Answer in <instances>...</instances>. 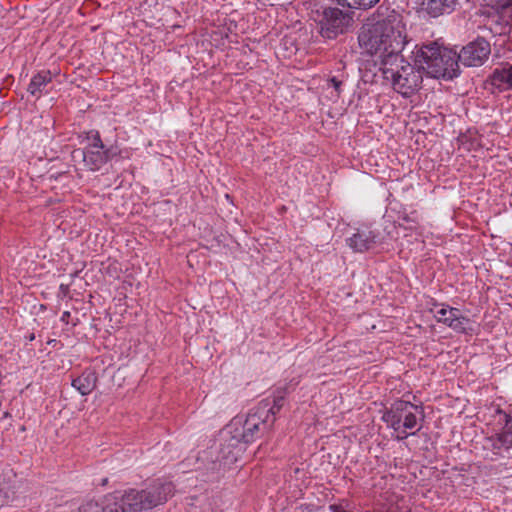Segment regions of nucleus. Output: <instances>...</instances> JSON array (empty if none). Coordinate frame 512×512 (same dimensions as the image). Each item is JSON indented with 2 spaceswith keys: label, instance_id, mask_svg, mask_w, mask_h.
I'll return each instance as SVG.
<instances>
[{
  "label": "nucleus",
  "instance_id": "nucleus-1",
  "mask_svg": "<svg viewBox=\"0 0 512 512\" xmlns=\"http://www.w3.org/2000/svg\"><path fill=\"white\" fill-rule=\"evenodd\" d=\"M358 43L363 52L376 56V65H392L407 43L406 27L399 14L385 19L368 20L361 27Z\"/></svg>",
  "mask_w": 512,
  "mask_h": 512
},
{
  "label": "nucleus",
  "instance_id": "nucleus-2",
  "mask_svg": "<svg viewBox=\"0 0 512 512\" xmlns=\"http://www.w3.org/2000/svg\"><path fill=\"white\" fill-rule=\"evenodd\" d=\"M173 493L171 482L157 479L142 490L115 491L99 501L88 500L79 507V512H141L163 504Z\"/></svg>",
  "mask_w": 512,
  "mask_h": 512
},
{
  "label": "nucleus",
  "instance_id": "nucleus-3",
  "mask_svg": "<svg viewBox=\"0 0 512 512\" xmlns=\"http://www.w3.org/2000/svg\"><path fill=\"white\" fill-rule=\"evenodd\" d=\"M416 61L421 69L433 78L451 80L460 74L457 53L439 46L436 42L423 45L417 52Z\"/></svg>",
  "mask_w": 512,
  "mask_h": 512
},
{
  "label": "nucleus",
  "instance_id": "nucleus-4",
  "mask_svg": "<svg viewBox=\"0 0 512 512\" xmlns=\"http://www.w3.org/2000/svg\"><path fill=\"white\" fill-rule=\"evenodd\" d=\"M378 71L381 72L383 79L404 97L414 94L423 81L421 70L407 62L401 54L396 61H392V65L379 66Z\"/></svg>",
  "mask_w": 512,
  "mask_h": 512
},
{
  "label": "nucleus",
  "instance_id": "nucleus-5",
  "mask_svg": "<svg viewBox=\"0 0 512 512\" xmlns=\"http://www.w3.org/2000/svg\"><path fill=\"white\" fill-rule=\"evenodd\" d=\"M342 8L331 7L323 12L321 20V35L334 39L339 34L345 33L353 23V9H369L374 2H338Z\"/></svg>",
  "mask_w": 512,
  "mask_h": 512
},
{
  "label": "nucleus",
  "instance_id": "nucleus-6",
  "mask_svg": "<svg viewBox=\"0 0 512 512\" xmlns=\"http://www.w3.org/2000/svg\"><path fill=\"white\" fill-rule=\"evenodd\" d=\"M269 407L267 404H258L250 410L246 419H234L230 424L235 429L236 437L243 439V443L247 444L254 441L260 433L267 431L272 427L269 420Z\"/></svg>",
  "mask_w": 512,
  "mask_h": 512
},
{
  "label": "nucleus",
  "instance_id": "nucleus-7",
  "mask_svg": "<svg viewBox=\"0 0 512 512\" xmlns=\"http://www.w3.org/2000/svg\"><path fill=\"white\" fill-rule=\"evenodd\" d=\"M418 415L423 418V409L411 402L397 400L382 415V420L394 431L401 428L413 430L418 428Z\"/></svg>",
  "mask_w": 512,
  "mask_h": 512
},
{
  "label": "nucleus",
  "instance_id": "nucleus-8",
  "mask_svg": "<svg viewBox=\"0 0 512 512\" xmlns=\"http://www.w3.org/2000/svg\"><path fill=\"white\" fill-rule=\"evenodd\" d=\"M87 146L78 151L84 164L91 171L100 170L109 160L117 155V149L113 146L106 147L98 131H90L87 135Z\"/></svg>",
  "mask_w": 512,
  "mask_h": 512
},
{
  "label": "nucleus",
  "instance_id": "nucleus-9",
  "mask_svg": "<svg viewBox=\"0 0 512 512\" xmlns=\"http://www.w3.org/2000/svg\"><path fill=\"white\" fill-rule=\"evenodd\" d=\"M491 53L490 43L482 37L468 43L457 53L458 63L461 62L467 67L481 66Z\"/></svg>",
  "mask_w": 512,
  "mask_h": 512
},
{
  "label": "nucleus",
  "instance_id": "nucleus-10",
  "mask_svg": "<svg viewBox=\"0 0 512 512\" xmlns=\"http://www.w3.org/2000/svg\"><path fill=\"white\" fill-rule=\"evenodd\" d=\"M243 439L236 437L235 429L229 424L220 434L219 454L222 460L233 462L243 451Z\"/></svg>",
  "mask_w": 512,
  "mask_h": 512
},
{
  "label": "nucleus",
  "instance_id": "nucleus-11",
  "mask_svg": "<svg viewBox=\"0 0 512 512\" xmlns=\"http://www.w3.org/2000/svg\"><path fill=\"white\" fill-rule=\"evenodd\" d=\"M497 413L499 415V423L504 424L507 429L490 438L491 446L495 450H509L512 448V428L508 426L512 421V417L500 409L497 410Z\"/></svg>",
  "mask_w": 512,
  "mask_h": 512
},
{
  "label": "nucleus",
  "instance_id": "nucleus-12",
  "mask_svg": "<svg viewBox=\"0 0 512 512\" xmlns=\"http://www.w3.org/2000/svg\"><path fill=\"white\" fill-rule=\"evenodd\" d=\"M346 242L354 252L363 253L374 247L376 234L370 230H358Z\"/></svg>",
  "mask_w": 512,
  "mask_h": 512
},
{
  "label": "nucleus",
  "instance_id": "nucleus-13",
  "mask_svg": "<svg viewBox=\"0 0 512 512\" xmlns=\"http://www.w3.org/2000/svg\"><path fill=\"white\" fill-rule=\"evenodd\" d=\"M456 2H420L417 12L421 17L436 18L454 10Z\"/></svg>",
  "mask_w": 512,
  "mask_h": 512
},
{
  "label": "nucleus",
  "instance_id": "nucleus-14",
  "mask_svg": "<svg viewBox=\"0 0 512 512\" xmlns=\"http://www.w3.org/2000/svg\"><path fill=\"white\" fill-rule=\"evenodd\" d=\"M97 374L93 370H85L81 375L72 380V387L82 396L89 395L97 385Z\"/></svg>",
  "mask_w": 512,
  "mask_h": 512
},
{
  "label": "nucleus",
  "instance_id": "nucleus-15",
  "mask_svg": "<svg viewBox=\"0 0 512 512\" xmlns=\"http://www.w3.org/2000/svg\"><path fill=\"white\" fill-rule=\"evenodd\" d=\"M51 81L52 76L50 71H41L32 77L27 91L38 99Z\"/></svg>",
  "mask_w": 512,
  "mask_h": 512
},
{
  "label": "nucleus",
  "instance_id": "nucleus-16",
  "mask_svg": "<svg viewBox=\"0 0 512 512\" xmlns=\"http://www.w3.org/2000/svg\"><path fill=\"white\" fill-rule=\"evenodd\" d=\"M491 82L501 90L512 88V66L495 69L491 76Z\"/></svg>",
  "mask_w": 512,
  "mask_h": 512
},
{
  "label": "nucleus",
  "instance_id": "nucleus-17",
  "mask_svg": "<svg viewBox=\"0 0 512 512\" xmlns=\"http://www.w3.org/2000/svg\"><path fill=\"white\" fill-rule=\"evenodd\" d=\"M450 320L448 327L457 333H470L473 331L472 321L468 317L464 316L459 309L457 310L455 317Z\"/></svg>",
  "mask_w": 512,
  "mask_h": 512
},
{
  "label": "nucleus",
  "instance_id": "nucleus-18",
  "mask_svg": "<svg viewBox=\"0 0 512 512\" xmlns=\"http://www.w3.org/2000/svg\"><path fill=\"white\" fill-rule=\"evenodd\" d=\"M285 394H286L285 389L277 390L272 399L267 398V399L262 400L259 403V404H267V406L270 408L269 409V420L271 421L272 425L275 421V416H276L275 407H278V408L283 407L284 400H285Z\"/></svg>",
  "mask_w": 512,
  "mask_h": 512
},
{
  "label": "nucleus",
  "instance_id": "nucleus-19",
  "mask_svg": "<svg viewBox=\"0 0 512 512\" xmlns=\"http://www.w3.org/2000/svg\"><path fill=\"white\" fill-rule=\"evenodd\" d=\"M439 306L440 309L436 311L435 318L437 322L449 326V322L451 321L450 319L455 317L458 308L450 307L445 304H441Z\"/></svg>",
  "mask_w": 512,
  "mask_h": 512
},
{
  "label": "nucleus",
  "instance_id": "nucleus-20",
  "mask_svg": "<svg viewBox=\"0 0 512 512\" xmlns=\"http://www.w3.org/2000/svg\"><path fill=\"white\" fill-rule=\"evenodd\" d=\"M342 81L337 79L336 77H331L329 80H328V85L333 87L336 91V96L339 97L340 94H341V86H342Z\"/></svg>",
  "mask_w": 512,
  "mask_h": 512
},
{
  "label": "nucleus",
  "instance_id": "nucleus-21",
  "mask_svg": "<svg viewBox=\"0 0 512 512\" xmlns=\"http://www.w3.org/2000/svg\"><path fill=\"white\" fill-rule=\"evenodd\" d=\"M420 430V427L416 428L415 431L408 432V430H405V428H401L399 431H397L399 434L396 436V439L398 441L406 439L409 435H415L417 431Z\"/></svg>",
  "mask_w": 512,
  "mask_h": 512
},
{
  "label": "nucleus",
  "instance_id": "nucleus-22",
  "mask_svg": "<svg viewBox=\"0 0 512 512\" xmlns=\"http://www.w3.org/2000/svg\"><path fill=\"white\" fill-rule=\"evenodd\" d=\"M492 10H495V12L499 13H503L506 11V9H511L512 10V2H509V1H506V2H503V4L501 6H492L491 7Z\"/></svg>",
  "mask_w": 512,
  "mask_h": 512
},
{
  "label": "nucleus",
  "instance_id": "nucleus-23",
  "mask_svg": "<svg viewBox=\"0 0 512 512\" xmlns=\"http://www.w3.org/2000/svg\"><path fill=\"white\" fill-rule=\"evenodd\" d=\"M386 512H411L410 509L400 507L399 505H391Z\"/></svg>",
  "mask_w": 512,
  "mask_h": 512
},
{
  "label": "nucleus",
  "instance_id": "nucleus-24",
  "mask_svg": "<svg viewBox=\"0 0 512 512\" xmlns=\"http://www.w3.org/2000/svg\"><path fill=\"white\" fill-rule=\"evenodd\" d=\"M402 219L405 221V222H415V219L412 217V216H409V215H404L402 217Z\"/></svg>",
  "mask_w": 512,
  "mask_h": 512
},
{
  "label": "nucleus",
  "instance_id": "nucleus-25",
  "mask_svg": "<svg viewBox=\"0 0 512 512\" xmlns=\"http://www.w3.org/2000/svg\"><path fill=\"white\" fill-rule=\"evenodd\" d=\"M69 316H70V313L68 311L64 312L62 315V320H65Z\"/></svg>",
  "mask_w": 512,
  "mask_h": 512
},
{
  "label": "nucleus",
  "instance_id": "nucleus-26",
  "mask_svg": "<svg viewBox=\"0 0 512 512\" xmlns=\"http://www.w3.org/2000/svg\"><path fill=\"white\" fill-rule=\"evenodd\" d=\"M276 414L281 410V408L275 407Z\"/></svg>",
  "mask_w": 512,
  "mask_h": 512
}]
</instances>
